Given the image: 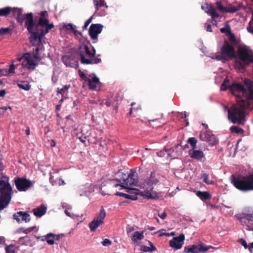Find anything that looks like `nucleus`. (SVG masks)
<instances>
[{"instance_id":"nucleus-11","label":"nucleus","mask_w":253,"mask_h":253,"mask_svg":"<svg viewBox=\"0 0 253 253\" xmlns=\"http://www.w3.org/2000/svg\"><path fill=\"white\" fill-rule=\"evenodd\" d=\"M32 182L24 177H17V190L25 192L33 186Z\"/></svg>"},{"instance_id":"nucleus-55","label":"nucleus","mask_w":253,"mask_h":253,"mask_svg":"<svg viewBox=\"0 0 253 253\" xmlns=\"http://www.w3.org/2000/svg\"><path fill=\"white\" fill-rule=\"evenodd\" d=\"M140 250L144 252H150V248L149 247L146 246L145 245H142L140 247Z\"/></svg>"},{"instance_id":"nucleus-17","label":"nucleus","mask_w":253,"mask_h":253,"mask_svg":"<svg viewBox=\"0 0 253 253\" xmlns=\"http://www.w3.org/2000/svg\"><path fill=\"white\" fill-rule=\"evenodd\" d=\"M44 237V239L42 241H46L49 245H53L55 241H58L60 239V236L59 235H55L53 233H48L45 235L42 236Z\"/></svg>"},{"instance_id":"nucleus-2","label":"nucleus","mask_w":253,"mask_h":253,"mask_svg":"<svg viewBox=\"0 0 253 253\" xmlns=\"http://www.w3.org/2000/svg\"><path fill=\"white\" fill-rule=\"evenodd\" d=\"M22 17L25 20V26L31 34V42L33 45L37 44L40 46L42 37L54 27L53 24H49V20L46 17H40L39 22L35 25L32 13L24 14Z\"/></svg>"},{"instance_id":"nucleus-33","label":"nucleus","mask_w":253,"mask_h":253,"mask_svg":"<svg viewBox=\"0 0 253 253\" xmlns=\"http://www.w3.org/2000/svg\"><path fill=\"white\" fill-rule=\"evenodd\" d=\"M143 196L144 198H146L148 199H155L158 198V196L156 195L155 193L151 192L149 191H148L147 192H145V194H143Z\"/></svg>"},{"instance_id":"nucleus-15","label":"nucleus","mask_w":253,"mask_h":253,"mask_svg":"<svg viewBox=\"0 0 253 253\" xmlns=\"http://www.w3.org/2000/svg\"><path fill=\"white\" fill-rule=\"evenodd\" d=\"M200 138L202 141H207L211 146L216 144L218 141L215 135L211 134L209 132H207L204 133H201L200 134Z\"/></svg>"},{"instance_id":"nucleus-48","label":"nucleus","mask_w":253,"mask_h":253,"mask_svg":"<svg viewBox=\"0 0 253 253\" xmlns=\"http://www.w3.org/2000/svg\"><path fill=\"white\" fill-rule=\"evenodd\" d=\"M239 243H240L246 249H248L249 247V245H248L246 242V241L243 239H240L238 241Z\"/></svg>"},{"instance_id":"nucleus-32","label":"nucleus","mask_w":253,"mask_h":253,"mask_svg":"<svg viewBox=\"0 0 253 253\" xmlns=\"http://www.w3.org/2000/svg\"><path fill=\"white\" fill-rule=\"evenodd\" d=\"M17 85L25 90H29L31 88V85L27 82H20L17 84Z\"/></svg>"},{"instance_id":"nucleus-18","label":"nucleus","mask_w":253,"mask_h":253,"mask_svg":"<svg viewBox=\"0 0 253 253\" xmlns=\"http://www.w3.org/2000/svg\"><path fill=\"white\" fill-rule=\"evenodd\" d=\"M18 215H17V222H22L25 221V222H29L31 220L30 215L26 212L19 211L17 212Z\"/></svg>"},{"instance_id":"nucleus-42","label":"nucleus","mask_w":253,"mask_h":253,"mask_svg":"<svg viewBox=\"0 0 253 253\" xmlns=\"http://www.w3.org/2000/svg\"><path fill=\"white\" fill-rule=\"evenodd\" d=\"M87 82L89 86V88L91 89H95L97 87V84L99 83H94L93 82H91L90 80H89V78L87 79V80L86 81Z\"/></svg>"},{"instance_id":"nucleus-6","label":"nucleus","mask_w":253,"mask_h":253,"mask_svg":"<svg viewBox=\"0 0 253 253\" xmlns=\"http://www.w3.org/2000/svg\"><path fill=\"white\" fill-rule=\"evenodd\" d=\"M116 180L120 183V184H115L116 187L120 186L121 188L135 190L131 187L135 186L137 183V174L135 171L131 170L130 172L127 175L124 174L122 178L120 179H116Z\"/></svg>"},{"instance_id":"nucleus-5","label":"nucleus","mask_w":253,"mask_h":253,"mask_svg":"<svg viewBox=\"0 0 253 253\" xmlns=\"http://www.w3.org/2000/svg\"><path fill=\"white\" fill-rule=\"evenodd\" d=\"M7 176L0 179V206H7L11 200L12 188Z\"/></svg>"},{"instance_id":"nucleus-23","label":"nucleus","mask_w":253,"mask_h":253,"mask_svg":"<svg viewBox=\"0 0 253 253\" xmlns=\"http://www.w3.org/2000/svg\"><path fill=\"white\" fill-rule=\"evenodd\" d=\"M155 174V172H152L150 177L145 180L144 182L147 186L150 187L152 185L158 182V179L156 177Z\"/></svg>"},{"instance_id":"nucleus-59","label":"nucleus","mask_w":253,"mask_h":253,"mask_svg":"<svg viewBox=\"0 0 253 253\" xmlns=\"http://www.w3.org/2000/svg\"><path fill=\"white\" fill-rule=\"evenodd\" d=\"M148 242H149V245L150 246V247H149L150 249V252H153V251H156L157 250L156 248L152 244V242H151L150 241H148Z\"/></svg>"},{"instance_id":"nucleus-58","label":"nucleus","mask_w":253,"mask_h":253,"mask_svg":"<svg viewBox=\"0 0 253 253\" xmlns=\"http://www.w3.org/2000/svg\"><path fill=\"white\" fill-rule=\"evenodd\" d=\"M134 230V228L132 226L128 225L126 227V232H127V234L129 233L130 232H131Z\"/></svg>"},{"instance_id":"nucleus-10","label":"nucleus","mask_w":253,"mask_h":253,"mask_svg":"<svg viewBox=\"0 0 253 253\" xmlns=\"http://www.w3.org/2000/svg\"><path fill=\"white\" fill-rule=\"evenodd\" d=\"M221 53L227 58L232 59L235 57V51L233 44L225 41L221 48Z\"/></svg>"},{"instance_id":"nucleus-36","label":"nucleus","mask_w":253,"mask_h":253,"mask_svg":"<svg viewBox=\"0 0 253 253\" xmlns=\"http://www.w3.org/2000/svg\"><path fill=\"white\" fill-rule=\"evenodd\" d=\"M230 129L232 132H235L238 134L242 133L244 132V130L242 128L237 126H232L230 127Z\"/></svg>"},{"instance_id":"nucleus-9","label":"nucleus","mask_w":253,"mask_h":253,"mask_svg":"<svg viewBox=\"0 0 253 253\" xmlns=\"http://www.w3.org/2000/svg\"><path fill=\"white\" fill-rule=\"evenodd\" d=\"M106 212L103 208H101L100 212L96 214L94 219L89 223V227L91 231H95L97 228L104 223L103 219L105 217Z\"/></svg>"},{"instance_id":"nucleus-4","label":"nucleus","mask_w":253,"mask_h":253,"mask_svg":"<svg viewBox=\"0 0 253 253\" xmlns=\"http://www.w3.org/2000/svg\"><path fill=\"white\" fill-rule=\"evenodd\" d=\"M231 180L234 186L239 190L244 192L253 190V173L244 176L232 175Z\"/></svg>"},{"instance_id":"nucleus-62","label":"nucleus","mask_w":253,"mask_h":253,"mask_svg":"<svg viewBox=\"0 0 253 253\" xmlns=\"http://www.w3.org/2000/svg\"><path fill=\"white\" fill-rule=\"evenodd\" d=\"M165 152L167 153L168 155L169 156L172 157L171 153L173 152V150L172 149H165Z\"/></svg>"},{"instance_id":"nucleus-39","label":"nucleus","mask_w":253,"mask_h":253,"mask_svg":"<svg viewBox=\"0 0 253 253\" xmlns=\"http://www.w3.org/2000/svg\"><path fill=\"white\" fill-rule=\"evenodd\" d=\"M5 251L6 253H15V247L14 246L10 245L5 247Z\"/></svg>"},{"instance_id":"nucleus-34","label":"nucleus","mask_w":253,"mask_h":253,"mask_svg":"<svg viewBox=\"0 0 253 253\" xmlns=\"http://www.w3.org/2000/svg\"><path fill=\"white\" fill-rule=\"evenodd\" d=\"M201 177L203 178V181L207 184H212L213 183V181L209 179V174L206 173H203Z\"/></svg>"},{"instance_id":"nucleus-30","label":"nucleus","mask_w":253,"mask_h":253,"mask_svg":"<svg viewBox=\"0 0 253 253\" xmlns=\"http://www.w3.org/2000/svg\"><path fill=\"white\" fill-rule=\"evenodd\" d=\"M118 97L119 95L117 94L115 96V98H113L112 96H111L107 99L105 104L107 106L114 105H115V102H118L119 101V99H118Z\"/></svg>"},{"instance_id":"nucleus-22","label":"nucleus","mask_w":253,"mask_h":253,"mask_svg":"<svg viewBox=\"0 0 253 253\" xmlns=\"http://www.w3.org/2000/svg\"><path fill=\"white\" fill-rule=\"evenodd\" d=\"M189 155L191 158L197 160H201L204 157L203 152L200 150H190L189 151Z\"/></svg>"},{"instance_id":"nucleus-25","label":"nucleus","mask_w":253,"mask_h":253,"mask_svg":"<svg viewBox=\"0 0 253 253\" xmlns=\"http://www.w3.org/2000/svg\"><path fill=\"white\" fill-rule=\"evenodd\" d=\"M144 232L135 231L131 237V240L133 242H136L138 240H141L144 238Z\"/></svg>"},{"instance_id":"nucleus-56","label":"nucleus","mask_w":253,"mask_h":253,"mask_svg":"<svg viewBox=\"0 0 253 253\" xmlns=\"http://www.w3.org/2000/svg\"><path fill=\"white\" fill-rule=\"evenodd\" d=\"M127 196H126V198L128 199H131L132 200H135L137 199V198L135 195H131L126 194Z\"/></svg>"},{"instance_id":"nucleus-29","label":"nucleus","mask_w":253,"mask_h":253,"mask_svg":"<svg viewBox=\"0 0 253 253\" xmlns=\"http://www.w3.org/2000/svg\"><path fill=\"white\" fill-rule=\"evenodd\" d=\"M197 196L202 200H205L210 199L211 196L210 194L206 191H198L196 193Z\"/></svg>"},{"instance_id":"nucleus-41","label":"nucleus","mask_w":253,"mask_h":253,"mask_svg":"<svg viewBox=\"0 0 253 253\" xmlns=\"http://www.w3.org/2000/svg\"><path fill=\"white\" fill-rule=\"evenodd\" d=\"M212 58L213 59H216L218 61H223L227 60V58L222 53L221 54L215 55L214 56L212 57Z\"/></svg>"},{"instance_id":"nucleus-12","label":"nucleus","mask_w":253,"mask_h":253,"mask_svg":"<svg viewBox=\"0 0 253 253\" xmlns=\"http://www.w3.org/2000/svg\"><path fill=\"white\" fill-rule=\"evenodd\" d=\"M93 52H91L92 58L90 59L85 58L84 52L82 51L79 52V55L80 56V61L81 63L84 64H97L101 61V59L97 57H94L96 54V51L94 47H93Z\"/></svg>"},{"instance_id":"nucleus-60","label":"nucleus","mask_w":253,"mask_h":253,"mask_svg":"<svg viewBox=\"0 0 253 253\" xmlns=\"http://www.w3.org/2000/svg\"><path fill=\"white\" fill-rule=\"evenodd\" d=\"M165 153H166V152H165V149L163 150L158 152L157 154L158 156L162 157L165 156Z\"/></svg>"},{"instance_id":"nucleus-47","label":"nucleus","mask_w":253,"mask_h":253,"mask_svg":"<svg viewBox=\"0 0 253 253\" xmlns=\"http://www.w3.org/2000/svg\"><path fill=\"white\" fill-rule=\"evenodd\" d=\"M210 14L213 18H218L219 16V14L216 11L215 8L212 9Z\"/></svg>"},{"instance_id":"nucleus-46","label":"nucleus","mask_w":253,"mask_h":253,"mask_svg":"<svg viewBox=\"0 0 253 253\" xmlns=\"http://www.w3.org/2000/svg\"><path fill=\"white\" fill-rule=\"evenodd\" d=\"M84 52L85 53V55L87 56H88V57H90L91 58H92L91 52L90 51L89 48L88 47V46L86 45H84Z\"/></svg>"},{"instance_id":"nucleus-51","label":"nucleus","mask_w":253,"mask_h":253,"mask_svg":"<svg viewBox=\"0 0 253 253\" xmlns=\"http://www.w3.org/2000/svg\"><path fill=\"white\" fill-rule=\"evenodd\" d=\"M79 76L84 80L85 82H86L87 79H88L84 74V72H83L81 70H79Z\"/></svg>"},{"instance_id":"nucleus-50","label":"nucleus","mask_w":253,"mask_h":253,"mask_svg":"<svg viewBox=\"0 0 253 253\" xmlns=\"http://www.w3.org/2000/svg\"><path fill=\"white\" fill-rule=\"evenodd\" d=\"M92 19V17H91L90 18L88 19L85 22L84 25L83 27V30H84L86 29V28H87V26H88V25L91 22Z\"/></svg>"},{"instance_id":"nucleus-26","label":"nucleus","mask_w":253,"mask_h":253,"mask_svg":"<svg viewBox=\"0 0 253 253\" xmlns=\"http://www.w3.org/2000/svg\"><path fill=\"white\" fill-rule=\"evenodd\" d=\"M243 214L244 215V216H242L241 214H237L235 215V217L241 222H242V220L244 218H246L248 220H252L253 218V212L252 213L243 212Z\"/></svg>"},{"instance_id":"nucleus-61","label":"nucleus","mask_w":253,"mask_h":253,"mask_svg":"<svg viewBox=\"0 0 253 253\" xmlns=\"http://www.w3.org/2000/svg\"><path fill=\"white\" fill-rule=\"evenodd\" d=\"M207 10L206 11L208 13H210L211 11L212 10V9H214V8L212 7L211 5H207Z\"/></svg>"},{"instance_id":"nucleus-1","label":"nucleus","mask_w":253,"mask_h":253,"mask_svg":"<svg viewBox=\"0 0 253 253\" xmlns=\"http://www.w3.org/2000/svg\"><path fill=\"white\" fill-rule=\"evenodd\" d=\"M244 86L240 83H233L229 86L231 93L236 96H245L246 99L238 101L228 109V118L233 123L241 124L245 121L247 109H253V82L250 80L244 81Z\"/></svg>"},{"instance_id":"nucleus-31","label":"nucleus","mask_w":253,"mask_h":253,"mask_svg":"<svg viewBox=\"0 0 253 253\" xmlns=\"http://www.w3.org/2000/svg\"><path fill=\"white\" fill-rule=\"evenodd\" d=\"M30 242V238L28 236L20 237L18 241V244L20 245H28Z\"/></svg>"},{"instance_id":"nucleus-52","label":"nucleus","mask_w":253,"mask_h":253,"mask_svg":"<svg viewBox=\"0 0 253 253\" xmlns=\"http://www.w3.org/2000/svg\"><path fill=\"white\" fill-rule=\"evenodd\" d=\"M70 87V85H66L61 89L58 88V93L61 94L63 93L65 91L67 90Z\"/></svg>"},{"instance_id":"nucleus-27","label":"nucleus","mask_w":253,"mask_h":253,"mask_svg":"<svg viewBox=\"0 0 253 253\" xmlns=\"http://www.w3.org/2000/svg\"><path fill=\"white\" fill-rule=\"evenodd\" d=\"M15 8L7 6L0 8V16H6L8 15Z\"/></svg>"},{"instance_id":"nucleus-24","label":"nucleus","mask_w":253,"mask_h":253,"mask_svg":"<svg viewBox=\"0 0 253 253\" xmlns=\"http://www.w3.org/2000/svg\"><path fill=\"white\" fill-rule=\"evenodd\" d=\"M69 210H71V208H67L65 210V213L66 214L73 218H75L80 216H83V214H80L77 211L73 209V212H69Z\"/></svg>"},{"instance_id":"nucleus-64","label":"nucleus","mask_w":253,"mask_h":253,"mask_svg":"<svg viewBox=\"0 0 253 253\" xmlns=\"http://www.w3.org/2000/svg\"><path fill=\"white\" fill-rule=\"evenodd\" d=\"M174 234V232H171L170 233H161L159 235V236H162L163 235H165L167 237H169L171 235H173Z\"/></svg>"},{"instance_id":"nucleus-40","label":"nucleus","mask_w":253,"mask_h":253,"mask_svg":"<svg viewBox=\"0 0 253 253\" xmlns=\"http://www.w3.org/2000/svg\"><path fill=\"white\" fill-rule=\"evenodd\" d=\"M239 9V7L234 6H231L228 8L226 9L225 13H234Z\"/></svg>"},{"instance_id":"nucleus-43","label":"nucleus","mask_w":253,"mask_h":253,"mask_svg":"<svg viewBox=\"0 0 253 253\" xmlns=\"http://www.w3.org/2000/svg\"><path fill=\"white\" fill-rule=\"evenodd\" d=\"M11 30L12 29L9 27L2 28L0 29V35H3L9 33Z\"/></svg>"},{"instance_id":"nucleus-54","label":"nucleus","mask_w":253,"mask_h":253,"mask_svg":"<svg viewBox=\"0 0 253 253\" xmlns=\"http://www.w3.org/2000/svg\"><path fill=\"white\" fill-rule=\"evenodd\" d=\"M101 244L104 246H108L111 244V242L109 239H105L102 242Z\"/></svg>"},{"instance_id":"nucleus-8","label":"nucleus","mask_w":253,"mask_h":253,"mask_svg":"<svg viewBox=\"0 0 253 253\" xmlns=\"http://www.w3.org/2000/svg\"><path fill=\"white\" fill-rule=\"evenodd\" d=\"M212 247L211 246H208L204 243H201L198 245L188 246L184 247L185 253H200V252H206L210 249Z\"/></svg>"},{"instance_id":"nucleus-13","label":"nucleus","mask_w":253,"mask_h":253,"mask_svg":"<svg viewBox=\"0 0 253 253\" xmlns=\"http://www.w3.org/2000/svg\"><path fill=\"white\" fill-rule=\"evenodd\" d=\"M103 26L100 24H92L90 26L88 34L92 40H95L93 42H96L98 35L101 33Z\"/></svg>"},{"instance_id":"nucleus-28","label":"nucleus","mask_w":253,"mask_h":253,"mask_svg":"<svg viewBox=\"0 0 253 253\" xmlns=\"http://www.w3.org/2000/svg\"><path fill=\"white\" fill-rule=\"evenodd\" d=\"M63 28L67 30H71L75 35H81L82 34L81 32H80L76 30V26L72 24H65L63 26Z\"/></svg>"},{"instance_id":"nucleus-35","label":"nucleus","mask_w":253,"mask_h":253,"mask_svg":"<svg viewBox=\"0 0 253 253\" xmlns=\"http://www.w3.org/2000/svg\"><path fill=\"white\" fill-rule=\"evenodd\" d=\"M220 31L222 33L230 34L231 31L230 25L228 24V23H227L225 25V27L220 28Z\"/></svg>"},{"instance_id":"nucleus-37","label":"nucleus","mask_w":253,"mask_h":253,"mask_svg":"<svg viewBox=\"0 0 253 253\" xmlns=\"http://www.w3.org/2000/svg\"><path fill=\"white\" fill-rule=\"evenodd\" d=\"M197 140L195 137H190L188 139V142L191 145L193 149L196 147Z\"/></svg>"},{"instance_id":"nucleus-16","label":"nucleus","mask_w":253,"mask_h":253,"mask_svg":"<svg viewBox=\"0 0 253 253\" xmlns=\"http://www.w3.org/2000/svg\"><path fill=\"white\" fill-rule=\"evenodd\" d=\"M117 187L111 181L103 183L100 188V192L102 195H111L112 193V189Z\"/></svg>"},{"instance_id":"nucleus-21","label":"nucleus","mask_w":253,"mask_h":253,"mask_svg":"<svg viewBox=\"0 0 253 253\" xmlns=\"http://www.w3.org/2000/svg\"><path fill=\"white\" fill-rule=\"evenodd\" d=\"M34 214L38 217L43 215L46 211V207H38L32 210Z\"/></svg>"},{"instance_id":"nucleus-45","label":"nucleus","mask_w":253,"mask_h":253,"mask_svg":"<svg viewBox=\"0 0 253 253\" xmlns=\"http://www.w3.org/2000/svg\"><path fill=\"white\" fill-rule=\"evenodd\" d=\"M229 80L227 79V78H226L224 80L223 83H222V84L221 85V87H220L221 90H226L225 88H223V86H227L228 87H229V86L230 85H229Z\"/></svg>"},{"instance_id":"nucleus-14","label":"nucleus","mask_w":253,"mask_h":253,"mask_svg":"<svg viewBox=\"0 0 253 253\" xmlns=\"http://www.w3.org/2000/svg\"><path fill=\"white\" fill-rule=\"evenodd\" d=\"M185 239V236L181 234L179 236L175 237L169 242V246L175 250H179L182 248L183 242Z\"/></svg>"},{"instance_id":"nucleus-20","label":"nucleus","mask_w":253,"mask_h":253,"mask_svg":"<svg viewBox=\"0 0 253 253\" xmlns=\"http://www.w3.org/2000/svg\"><path fill=\"white\" fill-rule=\"evenodd\" d=\"M15 65L13 64L9 65V69H0V76H10L14 73Z\"/></svg>"},{"instance_id":"nucleus-44","label":"nucleus","mask_w":253,"mask_h":253,"mask_svg":"<svg viewBox=\"0 0 253 253\" xmlns=\"http://www.w3.org/2000/svg\"><path fill=\"white\" fill-rule=\"evenodd\" d=\"M216 4L217 7L219 9V10L223 12H225L226 8L223 6L222 5V3L220 1H217L216 2Z\"/></svg>"},{"instance_id":"nucleus-3","label":"nucleus","mask_w":253,"mask_h":253,"mask_svg":"<svg viewBox=\"0 0 253 253\" xmlns=\"http://www.w3.org/2000/svg\"><path fill=\"white\" fill-rule=\"evenodd\" d=\"M39 50L40 48L36 47L35 54L26 53L22 57L17 58V60L22 62L23 67L27 68L29 71H34L41 60L39 53Z\"/></svg>"},{"instance_id":"nucleus-57","label":"nucleus","mask_w":253,"mask_h":253,"mask_svg":"<svg viewBox=\"0 0 253 253\" xmlns=\"http://www.w3.org/2000/svg\"><path fill=\"white\" fill-rule=\"evenodd\" d=\"M82 132H83V130L82 131ZM88 132H86V134H84L85 136L84 137V138H82L81 137H79V138L82 142H84L85 141L86 139L88 137L89 135L87 134ZM83 134H84V133H83Z\"/></svg>"},{"instance_id":"nucleus-63","label":"nucleus","mask_w":253,"mask_h":253,"mask_svg":"<svg viewBox=\"0 0 253 253\" xmlns=\"http://www.w3.org/2000/svg\"><path fill=\"white\" fill-rule=\"evenodd\" d=\"M158 215L161 218V219H165L167 217V213L166 212H163V213H162L161 214L160 213H158Z\"/></svg>"},{"instance_id":"nucleus-19","label":"nucleus","mask_w":253,"mask_h":253,"mask_svg":"<svg viewBox=\"0 0 253 253\" xmlns=\"http://www.w3.org/2000/svg\"><path fill=\"white\" fill-rule=\"evenodd\" d=\"M93 189L94 186L91 185L88 187V190H84L80 193V196L83 197V200L87 201L91 199L92 196L93 195V194L91 193L94 191Z\"/></svg>"},{"instance_id":"nucleus-53","label":"nucleus","mask_w":253,"mask_h":253,"mask_svg":"<svg viewBox=\"0 0 253 253\" xmlns=\"http://www.w3.org/2000/svg\"><path fill=\"white\" fill-rule=\"evenodd\" d=\"M90 80L91 82H93L94 83H99V79L95 76V74H93V77L91 79H89Z\"/></svg>"},{"instance_id":"nucleus-38","label":"nucleus","mask_w":253,"mask_h":253,"mask_svg":"<svg viewBox=\"0 0 253 253\" xmlns=\"http://www.w3.org/2000/svg\"><path fill=\"white\" fill-rule=\"evenodd\" d=\"M247 30L249 33L253 34V12L252 13V20L249 22V25L247 28Z\"/></svg>"},{"instance_id":"nucleus-7","label":"nucleus","mask_w":253,"mask_h":253,"mask_svg":"<svg viewBox=\"0 0 253 253\" xmlns=\"http://www.w3.org/2000/svg\"><path fill=\"white\" fill-rule=\"evenodd\" d=\"M238 56L240 61H237V64H239L241 68H244L245 66L253 62V56L249 53V50L246 48H240L238 51Z\"/></svg>"},{"instance_id":"nucleus-49","label":"nucleus","mask_w":253,"mask_h":253,"mask_svg":"<svg viewBox=\"0 0 253 253\" xmlns=\"http://www.w3.org/2000/svg\"><path fill=\"white\" fill-rule=\"evenodd\" d=\"M17 13H18V16L17 17V20L19 22L22 23V21L21 20V18L20 17V14H21L22 12V9L21 8H18L17 7Z\"/></svg>"}]
</instances>
